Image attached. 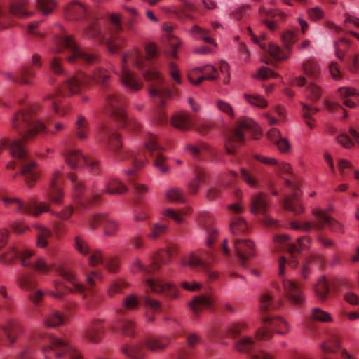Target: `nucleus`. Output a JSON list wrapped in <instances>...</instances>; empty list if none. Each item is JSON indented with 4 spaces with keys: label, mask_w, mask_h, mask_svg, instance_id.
I'll return each instance as SVG.
<instances>
[{
    "label": "nucleus",
    "mask_w": 359,
    "mask_h": 359,
    "mask_svg": "<svg viewBox=\"0 0 359 359\" xmlns=\"http://www.w3.org/2000/svg\"><path fill=\"white\" fill-rule=\"evenodd\" d=\"M111 78L109 72L104 68L99 67L95 69L90 76L83 72L75 74L67 75L62 86L55 92L47 95L46 100L50 102L54 111L59 115H64L65 111L61 108V98L79 93L83 85L90 79L99 84L103 90L109 110L113 118L121 127H128L129 129L137 131L141 125L136 119H128L123 108L124 98L114 90L110 89L109 80Z\"/></svg>",
    "instance_id": "nucleus-1"
},
{
    "label": "nucleus",
    "mask_w": 359,
    "mask_h": 359,
    "mask_svg": "<svg viewBox=\"0 0 359 359\" xmlns=\"http://www.w3.org/2000/svg\"><path fill=\"white\" fill-rule=\"evenodd\" d=\"M38 108L37 105H32L27 109L18 111L12 118V127L22 136V140L12 142L6 137L0 140V150L8 148L11 156L18 161L20 175L29 187H32L39 179V171L22 142L32 140L39 133L47 130L46 125L37 114Z\"/></svg>",
    "instance_id": "nucleus-2"
},
{
    "label": "nucleus",
    "mask_w": 359,
    "mask_h": 359,
    "mask_svg": "<svg viewBox=\"0 0 359 359\" xmlns=\"http://www.w3.org/2000/svg\"><path fill=\"white\" fill-rule=\"evenodd\" d=\"M145 52L146 56L135 48L122 57L120 70L113 65H110V68L119 76L122 85L132 92H137L142 89V82L128 68L127 62H131L140 69L146 68L142 74L146 81L151 82L149 95L158 100V104L162 108L165 105V100L171 97L172 91L163 76L150 65V60L157 55L156 48L151 43H147L145 45Z\"/></svg>",
    "instance_id": "nucleus-3"
},
{
    "label": "nucleus",
    "mask_w": 359,
    "mask_h": 359,
    "mask_svg": "<svg viewBox=\"0 0 359 359\" xmlns=\"http://www.w3.org/2000/svg\"><path fill=\"white\" fill-rule=\"evenodd\" d=\"M97 138L100 142L104 144L106 147L114 153V158L116 161H122L126 158L130 157L133 169L128 170L126 173L128 176L133 175L136 170L141 168L145 165V159L142 155L139 154L134 156L127 151H120L121 147V141L119 135L116 129L110 124H102L98 131ZM163 149L157 143V137L152 133H148L145 141V153L149 154L153 159L154 166L161 173L168 171V166L166 163V158L163 155Z\"/></svg>",
    "instance_id": "nucleus-4"
},
{
    "label": "nucleus",
    "mask_w": 359,
    "mask_h": 359,
    "mask_svg": "<svg viewBox=\"0 0 359 359\" xmlns=\"http://www.w3.org/2000/svg\"><path fill=\"white\" fill-rule=\"evenodd\" d=\"M58 273L60 276L72 284L74 289L67 287L61 283L55 281L54 285L56 292H50L49 294L54 298L62 299L67 292H76L81 294L84 299L89 297L86 308L88 310L93 309L95 306V304L100 301V297L95 296L94 291L93 290V288L95 286L94 280L101 279V275L97 272L92 271L90 274L86 276V285H84L77 280L75 275L72 271L60 269H59Z\"/></svg>",
    "instance_id": "nucleus-5"
},
{
    "label": "nucleus",
    "mask_w": 359,
    "mask_h": 359,
    "mask_svg": "<svg viewBox=\"0 0 359 359\" xmlns=\"http://www.w3.org/2000/svg\"><path fill=\"white\" fill-rule=\"evenodd\" d=\"M18 258L23 267L29 268L40 273H46L51 266L42 257L37 256L34 251L27 248L12 247L0 256V262L8 264Z\"/></svg>",
    "instance_id": "nucleus-6"
},
{
    "label": "nucleus",
    "mask_w": 359,
    "mask_h": 359,
    "mask_svg": "<svg viewBox=\"0 0 359 359\" xmlns=\"http://www.w3.org/2000/svg\"><path fill=\"white\" fill-rule=\"evenodd\" d=\"M55 53L67 50L69 55L67 60L70 63L82 62L86 65H93L98 62V56L95 53L82 50L77 46L72 36L62 34L55 40Z\"/></svg>",
    "instance_id": "nucleus-7"
},
{
    "label": "nucleus",
    "mask_w": 359,
    "mask_h": 359,
    "mask_svg": "<svg viewBox=\"0 0 359 359\" xmlns=\"http://www.w3.org/2000/svg\"><path fill=\"white\" fill-rule=\"evenodd\" d=\"M66 17L69 20L86 19L88 24L84 29V34L88 38L98 39L100 27L97 23L102 17L93 11H89L81 4L74 1L65 9Z\"/></svg>",
    "instance_id": "nucleus-8"
},
{
    "label": "nucleus",
    "mask_w": 359,
    "mask_h": 359,
    "mask_svg": "<svg viewBox=\"0 0 359 359\" xmlns=\"http://www.w3.org/2000/svg\"><path fill=\"white\" fill-rule=\"evenodd\" d=\"M244 133H250L254 138H257L259 128L256 123L250 118L239 119L234 129L231 130L225 137V149L228 154L233 155L236 149L245 142Z\"/></svg>",
    "instance_id": "nucleus-9"
},
{
    "label": "nucleus",
    "mask_w": 359,
    "mask_h": 359,
    "mask_svg": "<svg viewBox=\"0 0 359 359\" xmlns=\"http://www.w3.org/2000/svg\"><path fill=\"white\" fill-rule=\"evenodd\" d=\"M34 13L27 0H11L8 11L3 8L0 4V30L16 25L15 18L27 19Z\"/></svg>",
    "instance_id": "nucleus-10"
},
{
    "label": "nucleus",
    "mask_w": 359,
    "mask_h": 359,
    "mask_svg": "<svg viewBox=\"0 0 359 359\" xmlns=\"http://www.w3.org/2000/svg\"><path fill=\"white\" fill-rule=\"evenodd\" d=\"M247 30L248 34L251 36L253 42L258 44L263 50L269 52L271 56L276 60H283L287 59L290 54L291 53V47L297 39V34L294 32L287 30L282 33L280 36L286 49L285 51L282 50L279 46L273 43H269V45L262 43H259L257 36L253 34L251 28L248 27Z\"/></svg>",
    "instance_id": "nucleus-11"
},
{
    "label": "nucleus",
    "mask_w": 359,
    "mask_h": 359,
    "mask_svg": "<svg viewBox=\"0 0 359 359\" xmlns=\"http://www.w3.org/2000/svg\"><path fill=\"white\" fill-rule=\"evenodd\" d=\"M48 345L42 348V352L46 359L53 354L57 358L83 359L81 354L69 341L54 336L48 337Z\"/></svg>",
    "instance_id": "nucleus-12"
},
{
    "label": "nucleus",
    "mask_w": 359,
    "mask_h": 359,
    "mask_svg": "<svg viewBox=\"0 0 359 359\" xmlns=\"http://www.w3.org/2000/svg\"><path fill=\"white\" fill-rule=\"evenodd\" d=\"M178 250L177 245L169 244L166 250H162L154 256L152 262L148 266H145L141 260L136 257L132 264V271L133 273L142 271L144 275H151L154 271L159 269V263L165 264L170 262L172 257L177 253Z\"/></svg>",
    "instance_id": "nucleus-13"
},
{
    "label": "nucleus",
    "mask_w": 359,
    "mask_h": 359,
    "mask_svg": "<svg viewBox=\"0 0 359 359\" xmlns=\"http://www.w3.org/2000/svg\"><path fill=\"white\" fill-rule=\"evenodd\" d=\"M248 329V324L245 321H236L230 323L226 327L227 335L235 339L234 348L243 353L250 354L255 346V341L249 336H243Z\"/></svg>",
    "instance_id": "nucleus-14"
},
{
    "label": "nucleus",
    "mask_w": 359,
    "mask_h": 359,
    "mask_svg": "<svg viewBox=\"0 0 359 359\" xmlns=\"http://www.w3.org/2000/svg\"><path fill=\"white\" fill-rule=\"evenodd\" d=\"M264 326L257 330L256 338L259 341H266L273 337V332L269 328L273 329L276 333L285 335L290 331L289 323L283 318L278 316H266L263 318Z\"/></svg>",
    "instance_id": "nucleus-15"
},
{
    "label": "nucleus",
    "mask_w": 359,
    "mask_h": 359,
    "mask_svg": "<svg viewBox=\"0 0 359 359\" xmlns=\"http://www.w3.org/2000/svg\"><path fill=\"white\" fill-rule=\"evenodd\" d=\"M128 189L126 186L120 180L111 178L105 183V188L100 189L96 184H94L91 189V195L90 196H83L81 203H85L90 205H97L100 203L102 196L104 194L110 195H120L126 193Z\"/></svg>",
    "instance_id": "nucleus-16"
},
{
    "label": "nucleus",
    "mask_w": 359,
    "mask_h": 359,
    "mask_svg": "<svg viewBox=\"0 0 359 359\" xmlns=\"http://www.w3.org/2000/svg\"><path fill=\"white\" fill-rule=\"evenodd\" d=\"M313 215L316 219L315 223L305 222L303 224H299L293 222L290 223L291 228L296 230H303L306 231H311L313 228H316L318 230H322L325 225L328 226L330 229L332 231L341 232L342 226L333 218L328 216L325 212L320 209L313 210Z\"/></svg>",
    "instance_id": "nucleus-17"
},
{
    "label": "nucleus",
    "mask_w": 359,
    "mask_h": 359,
    "mask_svg": "<svg viewBox=\"0 0 359 359\" xmlns=\"http://www.w3.org/2000/svg\"><path fill=\"white\" fill-rule=\"evenodd\" d=\"M274 241L278 250L286 251L292 255V258L290 261L289 264L291 267L294 268L297 264V260L295 259V255L300 253L301 250L309 247L311 238L309 236L299 238L297 244H296L290 241L287 235L284 234L276 236L274 238Z\"/></svg>",
    "instance_id": "nucleus-18"
},
{
    "label": "nucleus",
    "mask_w": 359,
    "mask_h": 359,
    "mask_svg": "<svg viewBox=\"0 0 359 359\" xmlns=\"http://www.w3.org/2000/svg\"><path fill=\"white\" fill-rule=\"evenodd\" d=\"M287 260L284 257H281L279 260L278 273L279 276L282 277V285L283 290L285 294V297L291 304L295 306H300L305 301V295L299 283L283 278L285 264Z\"/></svg>",
    "instance_id": "nucleus-19"
},
{
    "label": "nucleus",
    "mask_w": 359,
    "mask_h": 359,
    "mask_svg": "<svg viewBox=\"0 0 359 359\" xmlns=\"http://www.w3.org/2000/svg\"><path fill=\"white\" fill-rule=\"evenodd\" d=\"M67 165L73 169L86 165L93 175L99 173L100 162L94 158H88L83 156L79 150L67 147L62 154Z\"/></svg>",
    "instance_id": "nucleus-20"
},
{
    "label": "nucleus",
    "mask_w": 359,
    "mask_h": 359,
    "mask_svg": "<svg viewBox=\"0 0 359 359\" xmlns=\"http://www.w3.org/2000/svg\"><path fill=\"white\" fill-rule=\"evenodd\" d=\"M2 201L6 205L13 207L16 211L22 212L35 217L48 211V204L44 202L37 203L34 200H29L27 203H23L18 198L9 196H4Z\"/></svg>",
    "instance_id": "nucleus-21"
},
{
    "label": "nucleus",
    "mask_w": 359,
    "mask_h": 359,
    "mask_svg": "<svg viewBox=\"0 0 359 359\" xmlns=\"http://www.w3.org/2000/svg\"><path fill=\"white\" fill-rule=\"evenodd\" d=\"M22 330V325L15 319H9L0 325V346H11L14 344Z\"/></svg>",
    "instance_id": "nucleus-22"
},
{
    "label": "nucleus",
    "mask_w": 359,
    "mask_h": 359,
    "mask_svg": "<svg viewBox=\"0 0 359 359\" xmlns=\"http://www.w3.org/2000/svg\"><path fill=\"white\" fill-rule=\"evenodd\" d=\"M18 284L22 289L28 290L29 299L35 304H39L44 296V292L36 288V282L33 275L21 273L18 278Z\"/></svg>",
    "instance_id": "nucleus-23"
},
{
    "label": "nucleus",
    "mask_w": 359,
    "mask_h": 359,
    "mask_svg": "<svg viewBox=\"0 0 359 359\" xmlns=\"http://www.w3.org/2000/svg\"><path fill=\"white\" fill-rule=\"evenodd\" d=\"M250 212L253 214H262L264 217L262 219V223L267 226H275L277 222L266 215L268 206V201L265 194L259 193L252 196L250 199Z\"/></svg>",
    "instance_id": "nucleus-24"
},
{
    "label": "nucleus",
    "mask_w": 359,
    "mask_h": 359,
    "mask_svg": "<svg viewBox=\"0 0 359 359\" xmlns=\"http://www.w3.org/2000/svg\"><path fill=\"white\" fill-rule=\"evenodd\" d=\"M233 246L240 264L243 267L246 266L248 260L254 257L256 255L255 243L250 239L236 238L233 242Z\"/></svg>",
    "instance_id": "nucleus-25"
},
{
    "label": "nucleus",
    "mask_w": 359,
    "mask_h": 359,
    "mask_svg": "<svg viewBox=\"0 0 359 359\" xmlns=\"http://www.w3.org/2000/svg\"><path fill=\"white\" fill-rule=\"evenodd\" d=\"M144 285L147 291L163 294L170 298L177 296V289L175 285L157 278H145Z\"/></svg>",
    "instance_id": "nucleus-26"
},
{
    "label": "nucleus",
    "mask_w": 359,
    "mask_h": 359,
    "mask_svg": "<svg viewBox=\"0 0 359 359\" xmlns=\"http://www.w3.org/2000/svg\"><path fill=\"white\" fill-rule=\"evenodd\" d=\"M180 262L183 266H189L192 269H201L207 276L210 281H213L218 277L217 273L211 270L209 265L203 261L198 255L194 252L189 253L187 256L182 257Z\"/></svg>",
    "instance_id": "nucleus-27"
},
{
    "label": "nucleus",
    "mask_w": 359,
    "mask_h": 359,
    "mask_svg": "<svg viewBox=\"0 0 359 359\" xmlns=\"http://www.w3.org/2000/svg\"><path fill=\"white\" fill-rule=\"evenodd\" d=\"M74 246L80 254L89 256L88 263L90 266H95L102 262V251L100 250H90L88 243L80 236L75 237Z\"/></svg>",
    "instance_id": "nucleus-28"
},
{
    "label": "nucleus",
    "mask_w": 359,
    "mask_h": 359,
    "mask_svg": "<svg viewBox=\"0 0 359 359\" xmlns=\"http://www.w3.org/2000/svg\"><path fill=\"white\" fill-rule=\"evenodd\" d=\"M202 229L205 232L206 245L209 248H212L213 243L219 236V231L214 224V219L208 213H203L198 219Z\"/></svg>",
    "instance_id": "nucleus-29"
},
{
    "label": "nucleus",
    "mask_w": 359,
    "mask_h": 359,
    "mask_svg": "<svg viewBox=\"0 0 359 359\" xmlns=\"http://www.w3.org/2000/svg\"><path fill=\"white\" fill-rule=\"evenodd\" d=\"M258 13L260 22L271 31H275L278 27V22L285 18L283 13L277 10L266 9L262 5L259 7Z\"/></svg>",
    "instance_id": "nucleus-30"
},
{
    "label": "nucleus",
    "mask_w": 359,
    "mask_h": 359,
    "mask_svg": "<svg viewBox=\"0 0 359 359\" xmlns=\"http://www.w3.org/2000/svg\"><path fill=\"white\" fill-rule=\"evenodd\" d=\"M89 225L94 229L101 225L104 228V233L108 236H113L118 230V224L105 214L95 215L90 220Z\"/></svg>",
    "instance_id": "nucleus-31"
},
{
    "label": "nucleus",
    "mask_w": 359,
    "mask_h": 359,
    "mask_svg": "<svg viewBox=\"0 0 359 359\" xmlns=\"http://www.w3.org/2000/svg\"><path fill=\"white\" fill-rule=\"evenodd\" d=\"M5 76L8 79L22 85L33 86L36 72L33 67L24 66L18 70L16 74L12 72H6Z\"/></svg>",
    "instance_id": "nucleus-32"
},
{
    "label": "nucleus",
    "mask_w": 359,
    "mask_h": 359,
    "mask_svg": "<svg viewBox=\"0 0 359 359\" xmlns=\"http://www.w3.org/2000/svg\"><path fill=\"white\" fill-rule=\"evenodd\" d=\"M104 320L95 318L90 322V324L86 326L83 337L89 342L93 344H98L105 332L104 327L102 325Z\"/></svg>",
    "instance_id": "nucleus-33"
},
{
    "label": "nucleus",
    "mask_w": 359,
    "mask_h": 359,
    "mask_svg": "<svg viewBox=\"0 0 359 359\" xmlns=\"http://www.w3.org/2000/svg\"><path fill=\"white\" fill-rule=\"evenodd\" d=\"M285 185L293 191V194L285 198L283 201L285 208L295 215L302 213L303 212V207L298 201L299 189L297 184L295 182H292L290 180L286 179Z\"/></svg>",
    "instance_id": "nucleus-34"
},
{
    "label": "nucleus",
    "mask_w": 359,
    "mask_h": 359,
    "mask_svg": "<svg viewBox=\"0 0 359 359\" xmlns=\"http://www.w3.org/2000/svg\"><path fill=\"white\" fill-rule=\"evenodd\" d=\"M60 171L55 170L52 175L50 186L47 191L48 198L57 205L62 204L63 198V192L60 187Z\"/></svg>",
    "instance_id": "nucleus-35"
},
{
    "label": "nucleus",
    "mask_w": 359,
    "mask_h": 359,
    "mask_svg": "<svg viewBox=\"0 0 359 359\" xmlns=\"http://www.w3.org/2000/svg\"><path fill=\"white\" fill-rule=\"evenodd\" d=\"M215 300L212 294H201L196 297L190 302L189 306L195 314H198L203 309L211 307Z\"/></svg>",
    "instance_id": "nucleus-36"
},
{
    "label": "nucleus",
    "mask_w": 359,
    "mask_h": 359,
    "mask_svg": "<svg viewBox=\"0 0 359 359\" xmlns=\"http://www.w3.org/2000/svg\"><path fill=\"white\" fill-rule=\"evenodd\" d=\"M208 177L206 172L201 168L194 169V177L191 179L188 184V193L190 195H196L201 184L204 183Z\"/></svg>",
    "instance_id": "nucleus-37"
},
{
    "label": "nucleus",
    "mask_w": 359,
    "mask_h": 359,
    "mask_svg": "<svg viewBox=\"0 0 359 359\" xmlns=\"http://www.w3.org/2000/svg\"><path fill=\"white\" fill-rule=\"evenodd\" d=\"M339 97L343 100V103L345 106L353 108L356 106V100L359 95L358 91L351 88L341 87L337 90Z\"/></svg>",
    "instance_id": "nucleus-38"
},
{
    "label": "nucleus",
    "mask_w": 359,
    "mask_h": 359,
    "mask_svg": "<svg viewBox=\"0 0 359 359\" xmlns=\"http://www.w3.org/2000/svg\"><path fill=\"white\" fill-rule=\"evenodd\" d=\"M173 29L174 27L171 24L165 23L163 25V30L166 33L168 44L171 48V51L170 52L169 54L172 57L177 58V50L180 46L181 42L177 37H176L172 34Z\"/></svg>",
    "instance_id": "nucleus-39"
},
{
    "label": "nucleus",
    "mask_w": 359,
    "mask_h": 359,
    "mask_svg": "<svg viewBox=\"0 0 359 359\" xmlns=\"http://www.w3.org/2000/svg\"><path fill=\"white\" fill-rule=\"evenodd\" d=\"M170 342L167 336L154 337L145 340L144 343L147 348L151 351H158L165 348Z\"/></svg>",
    "instance_id": "nucleus-40"
},
{
    "label": "nucleus",
    "mask_w": 359,
    "mask_h": 359,
    "mask_svg": "<svg viewBox=\"0 0 359 359\" xmlns=\"http://www.w3.org/2000/svg\"><path fill=\"white\" fill-rule=\"evenodd\" d=\"M171 123L172 126L182 131L189 130L194 125L190 116L187 113L175 114L171 120Z\"/></svg>",
    "instance_id": "nucleus-41"
},
{
    "label": "nucleus",
    "mask_w": 359,
    "mask_h": 359,
    "mask_svg": "<svg viewBox=\"0 0 359 359\" xmlns=\"http://www.w3.org/2000/svg\"><path fill=\"white\" fill-rule=\"evenodd\" d=\"M33 228L36 231L37 246L39 248L46 247L48 244L47 238L52 236V231L38 223L34 224Z\"/></svg>",
    "instance_id": "nucleus-42"
},
{
    "label": "nucleus",
    "mask_w": 359,
    "mask_h": 359,
    "mask_svg": "<svg viewBox=\"0 0 359 359\" xmlns=\"http://www.w3.org/2000/svg\"><path fill=\"white\" fill-rule=\"evenodd\" d=\"M122 352L130 359H144L146 354L141 344L126 345L122 347Z\"/></svg>",
    "instance_id": "nucleus-43"
},
{
    "label": "nucleus",
    "mask_w": 359,
    "mask_h": 359,
    "mask_svg": "<svg viewBox=\"0 0 359 359\" xmlns=\"http://www.w3.org/2000/svg\"><path fill=\"white\" fill-rule=\"evenodd\" d=\"M231 231L234 236H239L248 231V225L245 220L240 216H234L231 219Z\"/></svg>",
    "instance_id": "nucleus-44"
},
{
    "label": "nucleus",
    "mask_w": 359,
    "mask_h": 359,
    "mask_svg": "<svg viewBox=\"0 0 359 359\" xmlns=\"http://www.w3.org/2000/svg\"><path fill=\"white\" fill-rule=\"evenodd\" d=\"M88 123L86 118L81 115L78 116L75 122L76 137L81 140H84L88 137Z\"/></svg>",
    "instance_id": "nucleus-45"
},
{
    "label": "nucleus",
    "mask_w": 359,
    "mask_h": 359,
    "mask_svg": "<svg viewBox=\"0 0 359 359\" xmlns=\"http://www.w3.org/2000/svg\"><path fill=\"white\" fill-rule=\"evenodd\" d=\"M190 33L194 38L196 39H200L207 43H211L214 46H217L215 43L214 39L210 36V31L208 29H203L198 25H194L190 30Z\"/></svg>",
    "instance_id": "nucleus-46"
},
{
    "label": "nucleus",
    "mask_w": 359,
    "mask_h": 359,
    "mask_svg": "<svg viewBox=\"0 0 359 359\" xmlns=\"http://www.w3.org/2000/svg\"><path fill=\"white\" fill-rule=\"evenodd\" d=\"M139 306V299L135 294H130L122 300L121 307L116 309L118 314H123L128 310L135 309Z\"/></svg>",
    "instance_id": "nucleus-47"
},
{
    "label": "nucleus",
    "mask_w": 359,
    "mask_h": 359,
    "mask_svg": "<svg viewBox=\"0 0 359 359\" xmlns=\"http://www.w3.org/2000/svg\"><path fill=\"white\" fill-rule=\"evenodd\" d=\"M165 197L172 203H185L186 198L184 191L177 187H170L165 192Z\"/></svg>",
    "instance_id": "nucleus-48"
},
{
    "label": "nucleus",
    "mask_w": 359,
    "mask_h": 359,
    "mask_svg": "<svg viewBox=\"0 0 359 359\" xmlns=\"http://www.w3.org/2000/svg\"><path fill=\"white\" fill-rule=\"evenodd\" d=\"M43 321L46 326L54 327L62 325L65 319L59 312L52 311L48 314L44 315Z\"/></svg>",
    "instance_id": "nucleus-49"
},
{
    "label": "nucleus",
    "mask_w": 359,
    "mask_h": 359,
    "mask_svg": "<svg viewBox=\"0 0 359 359\" xmlns=\"http://www.w3.org/2000/svg\"><path fill=\"white\" fill-rule=\"evenodd\" d=\"M185 148L194 158H201L205 153L210 152L209 147L204 143L197 145L187 144Z\"/></svg>",
    "instance_id": "nucleus-50"
},
{
    "label": "nucleus",
    "mask_w": 359,
    "mask_h": 359,
    "mask_svg": "<svg viewBox=\"0 0 359 359\" xmlns=\"http://www.w3.org/2000/svg\"><path fill=\"white\" fill-rule=\"evenodd\" d=\"M199 69L200 67L195 68L188 74V79L191 83L198 86L205 80H215L214 75L202 76Z\"/></svg>",
    "instance_id": "nucleus-51"
},
{
    "label": "nucleus",
    "mask_w": 359,
    "mask_h": 359,
    "mask_svg": "<svg viewBox=\"0 0 359 359\" xmlns=\"http://www.w3.org/2000/svg\"><path fill=\"white\" fill-rule=\"evenodd\" d=\"M280 305V302L275 301L270 293L266 292L262 294L260 299V308L262 311L276 310Z\"/></svg>",
    "instance_id": "nucleus-52"
},
{
    "label": "nucleus",
    "mask_w": 359,
    "mask_h": 359,
    "mask_svg": "<svg viewBox=\"0 0 359 359\" xmlns=\"http://www.w3.org/2000/svg\"><path fill=\"white\" fill-rule=\"evenodd\" d=\"M302 69L304 74L312 79H316L320 75L318 65L313 60L306 61L302 65Z\"/></svg>",
    "instance_id": "nucleus-53"
},
{
    "label": "nucleus",
    "mask_w": 359,
    "mask_h": 359,
    "mask_svg": "<svg viewBox=\"0 0 359 359\" xmlns=\"http://www.w3.org/2000/svg\"><path fill=\"white\" fill-rule=\"evenodd\" d=\"M117 323L123 334L130 337L135 336V324L133 321L126 318H120Z\"/></svg>",
    "instance_id": "nucleus-54"
},
{
    "label": "nucleus",
    "mask_w": 359,
    "mask_h": 359,
    "mask_svg": "<svg viewBox=\"0 0 359 359\" xmlns=\"http://www.w3.org/2000/svg\"><path fill=\"white\" fill-rule=\"evenodd\" d=\"M314 290L317 297L321 301H325L329 294L328 283L325 277L320 278L314 286Z\"/></svg>",
    "instance_id": "nucleus-55"
},
{
    "label": "nucleus",
    "mask_w": 359,
    "mask_h": 359,
    "mask_svg": "<svg viewBox=\"0 0 359 359\" xmlns=\"http://www.w3.org/2000/svg\"><path fill=\"white\" fill-rule=\"evenodd\" d=\"M302 116L306 123V124L311 128L313 129L315 127L313 121L315 120L312 118V115L319 111V109L316 107H311L306 104H302Z\"/></svg>",
    "instance_id": "nucleus-56"
},
{
    "label": "nucleus",
    "mask_w": 359,
    "mask_h": 359,
    "mask_svg": "<svg viewBox=\"0 0 359 359\" xmlns=\"http://www.w3.org/2000/svg\"><path fill=\"white\" fill-rule=\"evenodd\" d=\"M69 179L72 183L74 196L78 198H81L85 191L83 182L79 180L76 175L73 173L69 175Z\"/></svg>",
    "instance_id": "nucleus-57"
},
{
    "label": "nucleus",
    "mask_w": 359,
    "mask_h": 359,
    "mask_svg": "<svg viewBox=\"0 0 359 359\" xmlns=\"http://www.w3.org/2000/svg\"><path fill=\"white\" fill-rule=\"evenodd\" d=\"M350 46L351 42L344 38H341L339 41H336L334 43V47L337 58L340 60H343L345 53Z\"/></svg>",
    "instance_id": "nucleus-58"
},
{
    "label": "nucleus",
    "mask_w": 359,
    "mask_h": 359,
    "mask_svg": "<svg viewBox=\"0 0 359 359\" xmlns=\"http://www.w3.org/2000/svg\"><path fill=\"white\" fill-rule=\"evenodd\" d=\"M168 229V225L165 224L154 223L150 227V232L148 237L153 240L158 239L164 234Z\"/></svg>",
    "instance_id": "nucleus-59"
},
{
    "label": "nucleus",
    "mask_w": 359,
    "mask_h": 359,
    "mask_svg": "<svg viewBox=\"0 0 359 359\" xmlns=\"http://www.w3.org/2000/svg\"><path fill=\"white\" fill-rule=\"evenodd\" d=\"M161 215L165 217L172 219L177 224H181L185 220L184 217H183L182 214L180 212V210H176L175 209L170 208H164L162 210Z\"/></svg>",
    "instance_id": "nucleus-60"
},
{
    "label": "nucleus",
    "mask_w": 359,
    "mask_h": 359,
    "mask_svg": "<svg viewBox=\"0 0 359 359\" xmlns=\"http://www.w3.org/2000/svg\"><path fill=\"white\" fill-rule=\"evenodd\" d=\"M340 346V342L337 337H333L329 341L323 343L320 346V348L323 353H334Z\"/></svg>",
    "instance_id": "nucleus-61"
},
{
    "label": "nucleus",
    "mask_w": 359,
    "mask_h": 359,
    "mask_svg": "<svg viewBox=\"0 0 359 359\" xmlns=\"http://www.w3.org/2000/svg\"><path fill=\"white\" fill-rule=\"evenodd\" d=\"M183 4V8L179 9L178 17L180 18H187L191 20L194 17L189 13V12L194 11L196 9L195 6L187 0L181 1Z\"/></svg>",
    "instance_id": "nucleus-62"
},
{
    "label": "nucleus",
    "mask_w": 359,
    "mask_h": 359,
    "mask_svg": "<svg viewBox=\"0 0 359 359\" xmlns=\"http://www.w3.org/2000/svg\"><path fill=\"white\" fill-rule=\"evenodd\" d=\"M241 179L250 187L255 188L259 185V181L252 174L251 172L245 169V168H241Z\"/></svg>",
    "instance_id": "nucleus-63"
},
{
    "label": "nucleus",
    "mask_w": 359,
    "mask_h": 359,
    "mask_svg": "<svg viewBox=\"0 0 359 359\" xmlns=\"http://www.w3.org/2000/svg\"><path fill=\"white\" fill-rule=\"evenodd\" d=\"M36 5L44 15L50 13L56 6L53 0H36Z\"/></svg>",
    "instance_id": "nucleus-64"
}]
</instances>
